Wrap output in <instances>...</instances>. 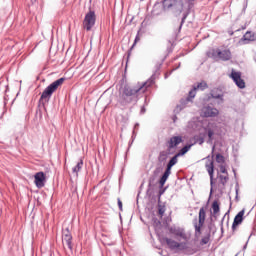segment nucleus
I'll list each match as a JSON object with an SVG mask.
<instances>
[{
    "mask_svg": "<svg viewBox=\"0 0 256 256\" xmlns=\"http://www.w3.org/2000/svg\"><path fill=\"white\" fill-rule=\"evenodd\" d=\"M153 83H155V75H152L146 82H138L135 86L125 85L119 94L120 105H122V107H126V105H131V103H134L135 105L137 101H139V96L137 95V93H139V91L145 93V89H147V87H151Z\"/></svg>",
    "mask_w": 256,
    "mask_h": 256,
    "instance_id": "obj_1",
    "label": "nucleus"
},
{
    "mask_svg": "<svg viewBox=\"0 0 256 256\" xmlns=\"http://www.w3.org/2000/svg\"><path fill=\"white\" fill-rule=\"evenodd\" d=\"M191 1L195 0H162V5L164 11H174V13H183L181 18V22L178 26V33H181V29H183V25L187 17H189V12L185 11L186 7H189Z\"/></svg>",
    "mask_w": 256,
    "mask_h": 256,
    "instance_id": "obj_2",
    "label": "nucleus"
},
{
    "mask_svg": "<svg viewBox=\"0 0 256 256\" xmlns=\"http://www.w3.org/2000/svg\"><path fill=\"white\" fill-rule=\"evenodd\" d=\"M209 85H207V82L201 81L193 85L192 89L189 91V95L186 99H182L180 101V104L176 107V111H183L185 107L187 106V103L191 101V99H195V96L197 95V91H205V89H208Z\"/></svg>",
    "mask_w": 256,
    "mask_h": 256,
    "instance_id": "obj_3",
    "label": "nucleus"
},
{
    "mask_svg": "<svg viewBox=\"0 0 256 256\" xmlns=\"http://www.w3.org/2000/svg\"><path fill=\"white\" fill-rule=\"evenodd\" d=\"M208 57L215 61H231L233 55L229 49L214 48L208 52Z\"/></svg>",
    "mask_w": 256,
    "mask_h": 256,
    "instance_id": "obj_4",
    "label": "nucleus"
},
{
    "mask_svg": "<svg viewBox=\"0 0 256 256\" xmlns=\"http://www.w3.org/2000/svg\"><path fill=\"white\" fill-rule=\"evenodd\" d=\"M206 217H207V213L205 212V207H201L199 210L198 222H197V218L193 220L195 239H199V237H201V229H203V225H205Z\"/></svg>",
    "mask_w": 256,
    "mask_h": 256,
    "instance_id": "obj_5",
    "label": "nucleus"
},
{
    "mask_svg": "<svg viewBox=\"0 0 256 256\" xmlns=\"http://www.w3.org/2000/svg\"><path fill=\"white\" fill-rule=\"evenodd\" d=\"M179 163V156L175 154L167 163L166 170L164 171L163 175L161 176L159 180L160 189H163L165 186V183H167V180L169 179V175H171V169L175 167Z\"/></svg>",
    "mask_w": 256,
    "mask_h": 256,
    "instance_id": "obj_6",
    "label": "nucleus"
},
{
    "mask_svg": "<svg viewBox=\"0 0 256 256\" xmlns=\"http://www.w3.org/2000/svg\"><path fill=\"white\" fill-rule=\"evenodd\" d=\"M63 83H65V78H59L58 80L52 82L48 87L45 88L40 99H51L53 93H55L56 89H59Z\"/></svg>",
    "mask_w": 256,
    "mask_h": 256,
    "instance_id": "obj_7",
    "label": "nucleus"
},
{
    "mask_svg": "<svg viewBox=\"0 0 256 256\" xmlns=\"http://www.w3.org/2000/svg\"><path fill=\"white\" fill-rule=\"evenodd\" d=\"M95 21H97L95 11L89 10V12L85 15V18L83 20V28L86 31H91L93 27H95Z\"/></svg>",
    "mask_w": 256,
    "mask_h": 256,
    "instance_id": "obj_8",
    "label": "nucleus"
},
{
    "mask_svg": "<svg viewBox=\"0 0 256 256\" xmlns=\"http://www.w3.org/2000/svg\"><path fill=\"white\" fill-rule=\"evenodd\" d=\"M181 143H183L182 136H172L166 144L168 153H170V155H175L177 146L181 145Z\"/></svg>",
    "mask_w": 256,
    "mask_h": 256,
    "instance_id": "obj_9",
    "label": "nucleus"
},
{
    "mask_svg": "<svg viewBox=\"0 0 256 256\" xmlns=\"http://www.w3.org/2000/svg\"><path fill=\"white\" fill-rule=\"evenodd\" d=\"M230 77L238 89H245V80L241 78V72H235V70H232Z\"/></svg>",
    "mask_w": 256,
    "mask_h": 256,
    "instance_id": "obj_10",
    "label": "nucleus"
},
{
    "mask_svg": "<svg viewBox=\"0 0 256 256\" xmlns=\"http://www.w3.org/2000/svg\"><path fill=\"white\" fill-rule=\"evenodd\" d=\"M166 245H168L169 249H171V251H175V249H185V243H179L173 239L170 238H163Z\"/></svg>",
    "mask_w": 256,
    "mask_h": 256,
    "instance_id": "obj_11",
    "label": "nucleus"
},
{
    "mask_svg": "<svg viewBox=\"0 0 256 256\" xmlns=\"http://www.w3.org/2000/svg\"><path fill=\"white\" fill-rule=\"evenodd\" d=\"M206 171H208L209 177H210V185H211V189H210V195L213 193V173H215V166L213 164V160H208L206 162Z\"/></svg>",
    "mask_w": 256,
    "mask_h": 256,
    "instance_id": "obj_12",
    "label": "nucleus"
},
{
    "mask_svg": "<svg viewBox=\"0 0 256 256\" xmlns=\"http://www.w3.org/2000/svg\"><path fill=\"white\" fill-rule=\"evenodd\" d=\"M168 231L171 235L175 237H181V239H187V234H185V229L177 226H171L168 228Z\"/></svg>",
    "mask_w": 256,
    "mask_h": 256,
    "instance_id": "obj_13",
    "label": "nucleus"
},
{
    "mask_svg": "<svg viewBox=\"0 0 256 256\" xmlns=\"http://www.w3.org/2000/svg\"><path fill=\"white\" fill-rule=\"evenodd\" d=\"M251 41H256V35L252 31H247L240 39V45H249Z\"/></svg>",
    "mask_w": 256,
    "mask_h": 256,
    "instance_id": "obj_14",
    "label": "nucleus"
},
{
    "mask_svg": "<svg viewBox=\"0 0 256 256\" xmlns=\"http://www.w3.org/2000/svg\"><path fill=\"white\" fill-rule=\"evenodd\" d=\"M203 117H217L219 115V110L211 106H204L202 108Z\"/></svg>",
    "mask_w": 256,
    "mask_h": 256,
    "instance_id": "obj_15",
    "label": "nucleus"
},
{
    "mask_svg": "<svg viewBox=\"0 0 256 256\" xmlns=\"http://www.w3.org/2000/svg\"><path fill=\"white\" fill-rule=\"evenodd\" d=\"M35 185L38 189L45 187V173L37 172L34 175Z\"/></svg>",
    "mask_w": 256,
    "mask_h": 256,
    "instance_id": "obj_16",
    "label": "nucleus"
},
{
    "mask_svg": "<svg viewBox=\"0 0 256 256\" xmlns=\"http://www.w3.org/2000/svg\"><path fill=\"white\" fill-rule=\"evenodd\" d=\"M211 229H213V225L210 224L208 226V230H206L200 240L201 247H203V245H209V243L211 242Z\"/></svg>",
    "mask_w": 256,
    "mask_h": 256,
    "instance_id": "obj_17",
    "label": "nucleus"
},
{
    "mask_svg": "<svg viewBox=\"0 0 256 256\" xmlns=\"http://www.w3.org/2000/svg\"><path fill=\"white\" fill-rule=\"evenodd\" d=\"M72 240H73V236H71V232H69V228H67L63 233V241L66 244V247L70 249V251L73 250V244L71 242Z\"/></svg>",
    "mask_w": 256,
    "mask_h": 256,
    "instance_id": "obj_18",
    "label": "nucleus"
},
{
    "mask_svg": "<svg viewBox=\"0 0 256 256\" xmlns=\"http://www.w3.org/2000/svg\"><path fill=\"white\" fill-rule=\"evenodd\" d=\"M243 215H245V210L240 211L234 218L233 224H232V231H235L237 229V226L241 225L243 223Z\"/></svg>",
    "mask_w": 256,
    "mask_h": 256,
    "instance_id": "obj_19",
    "label": "nucleus"
},
{
    "mask_svg": "<svg viewBox=\"0 0 256 256\" xmlns=\"http://www.w3.org/2000/svg\"><path fill=\"white\" fill-rule=\"evenodd\" d=\"M210 95L212 99H220L221 101H223V91L219 88H214L211 91Z\"/></svg>",
    "mask_w": 256,
    "mask_h": 256,
    "instance_id": "obj_20",
    "label": "nucleus"
},
{
    "mask_svg": "<svg viewBox=\"0 0 256 256\" xmlns=\"http://www.w3.org/2000/svg\"><path fill=\"white\" fill-rule=\"evenodd\" d=\"M169 155H173L169 153V150L161 151L158 155V162L165 163V161H167V159L169 158Z\"/></svg>",
    "mask_w": 256,
    "mask_h": 256,
    "instance_id": "obj_21",
    "label": "nucleus"
},
{
    "mask_svg": "<svg viewBox=\"0 0 256 256\" xmlns=\"http://www.w3.org/2000/svg\"><path fill=\"white\" fill-rule=\"evenodd\" d=\"M191 147H193V145H191V144L184 146L182 149L179 150L178 153H176V155L178 157H183V155H186V153H189Z\"/></svg>",
    "mask_w": 256,
    "mask_h": 256,
    "instance_id": "obj_22",
    "label": "nucleus"
},
{
    "mask_svg": "<svg viewBox=\"0 0 256 256\" xmlns=\"http://www.w3.org/2000/svg\"><path fill=\"white\" fill-rule=\"evenodd\" d=\"M81 169H83V160H80L79 162H77L76 166L72 169L73 173H79V171H81Z\"/></svg>",
    "mask_w": 256,
    "mask_h": 256,
    "instance_id": "obj_23",
    "label": "nucleus"
},
{
    "mask_svg": "<svg viewBox=\"0 0 256 256\" xmlns=\"http://www.w3.org/2000/svg\"><path fill=\"white\" fill-rule=\"evenodd\" d=\"M219 179H220V185L225 187V185H227V181H229V175H226V176L220 175Z\"/></svg>",
    "mask_w": 256,
    "mask_h": 256,
    "instance_id": "obj_24",
    "label": "nucleus"
},
{
    "mask_svg": "<svg viewBox=\"0 0 256 256\" xmlns=\"http://www.w3.org/2000/svg\"><path fill=\"white\" fill-rule=\"evenodd\" d=\"M212 209H213L214 215H217V213H219V211H220L219 202L214 201V202L212 203Z\"/></svg>",
    "mask_w": 256,
    "mask_h": 256,
    "instance_id": "obj_25",
    "label": "nucleus"
},
{
    "mask_svg": "<svg viewBox=\"0 0 256 256\" xmlns=\"http://www.w3.org/2000/svg\"><path fill=\"white\" fill-rule=\"evenodd\" d=\"M207 133H208V139H209V141H210V142L213 141V136L215 135V132L213 131V129L208 128V129H207Z\"/></svg>",
    "mask_w": 256,
    "mask_h": 256,
    "instance_id": "obj_26",
    "label": "nucleus"
},
{
    "mask_svg": "<svg viewBox=\"0 0 256 256\" xmlns=\"http://www.w3.org/2000/svg\"><path fill=\"white\" fill-rule=\"evenodd\" d=\"M216 161H217L218 163H225V157H224L223 155H221L220 153H218V154L216 155Z\"/></svg>",
    "mask_w": 256,
    "mask_h": 256,
    "instance_id": "obj_27",
    "label": "nucleus"
},
{
    "mask_svg": "<svg viewBox=\"0 0 256 256\" xmlns=\"http://www.w3.org/2000/svg\"><path fill=\"white\" fill-rule=\"evenodd\" d=\"M158 213H159V215H161V217H163V215H165V207L159 206Z\"/></svg>",
    "mask_w": 256,
    "mask_h": 256,
    "instance_id": "obj_28",
    "label": "nucleus"
},
{
    "mask_svg": "<svg viewBox=\"0 0 256 256\" xmlns=\"http://www.w3.org/2000/svg\"><path fill=\"white\" fill-rule=\"evenodd\" d=\"M196 143H198V145H203V143H205V138L197 137L196 138Z\"/></svg>",
    "mask_w": 256,
    "mask_h": 256,
    "instance_id": "obj_29",
    "label": "nucleus"
},
{
    "mask_svg": "<svg viewBox=\"0 0 256 256\" xmlns=\"http://www.w3.org/2000/svg\"><path fill=\"white\" fill-rule=\"evenodd\" d=\"M118 207L120 211H123V202H121L120 198H118Z\"/></svg>",
    "mask_w": 256,
    "mask_h": 256,
    "instance_id": "obj_30",
    "label": "nucleus"
},
{
    "mask_svg": "<svg viewBox=\"0 0 256 256\" xmlns=\"http://www.w3.org/2000/svg\"><path fill=\"white\" fill-rule=\"evenodd\" d=\"M220 173H224L227 175V168H225V166H220Z\"/></svg>",
    "mask_w": 256,
    "mask_h": 256,
    "instance_id": "obj_31",
    "label": "nucleus"
},
{
    "mask_svg": "<svg viewBox=\"0 0 256 256\" xmlns=\"http://www.w3.org/2000/svg\"><path fill=\"white\" fill-rule=\"evenodd\" d=\"M140 40H141V38H139V35H137L135 40H134L133 47H135V45L137 44V41H140Z\"/></svg>",
    "mask_w": 256,
    "mask_h": 256,
    "instance_id": "obj_32",
    "label": "nucleus"
},
{
    "mask_svg": "<svg viewBox=\"0 0 256 256\" xmlns=\"http://www.w3.org/2000/svg\"><path fill=\"white\" fill-rule=\"evenodd\" d=\"M145 111H146V109L144 108V106H142V108L140 110L141 115L145 114Z\"/></svg>",
    "mask_w": 256,
    "mask_h": 256,
    "instance_id": "obj_33",
    "label": "nucleus"
},
{
    "mask_svg": "<svg viewBox=\"0 0 256 256\" xmlns=\"http://www.w3.org/2000/svg\"><path fill=\"white\" fill-rule=\"evenodd\" d=\"M165 189H166V188H164V189H162V190L159 191V195H160V196L163 195V193H165Z\"/></svg>",
    "mask_w": 256,
    "mask_h": 256,
    "instance_id": "obj_34",
    "label": "nucleus"
},
{
    "mask_svg": "<svg viewBox=\"0 0 256 256\" xmlns=\"http://www.w3.org/2000/svg\"><path fill=\"white\" fill-rule=\"evenodd\" d=\"M137 127H139V123L135 124L134 129H137Z\"/></svg>",
    "mask_w": 256,
    "mask_h": 256,
    "instance_id": "obj_35",
    "label": "nucleus"
},
{
    "mask_svg": "<svg viewBox=\"0 0 256 256\" xmlns=\"http://www.w3.org/2000/svg\"><path fill=\"white\" fill-rule=\"evenodd\" d=\"M215 151V146L212 147V153Z\"/></svg>",
    "mask_w": 256,
    "mask_h": 256,
    "instance_id": "obj_36",
    "label": "nucleus"
},
{
    "mask_svg": "<svg viewBox=\"0 0 256 256\" xmlns=\"http://www.w3.org/2000/svg\"><path fill=\"white\" fill-rule=\"evenodd\" d=\"M244 249H247V243L244 245Z\"/></svg>",
    "mask_w": 256,
    "mask_h": 256,
    "instance_id": "obj_37",
    "label": "nucleus"
},
{
    "mask_svg": "<svg viewBox=\"0 0 256 256\" xmlns=\"http://www.w3.org/2000/svg\"><path fill=\"white\" fill-rule=\"evenodd\" d=\"M133 137H135V131H133Z\"/></svg>",
    "mask_w": 256,
    "mask_h": 256,
    "instance_id": "obj_38",
    "label": "nucleus"
},
{
    "mask_svg": "<svg viewBox=\"0 0 256 256\" xmlns=\"http://www.w3.org/2000/svg\"><path fill=\"white\" fill-rule=\"evenodd\" d=\"M237 193H239V191H238V190H236V194H237Z\"/></svg>",
    "mask_w": 256,
    "mask_h": 256,
    "instance_id": "obj_39",
    "label": "nucleus"
}]
</instances>
